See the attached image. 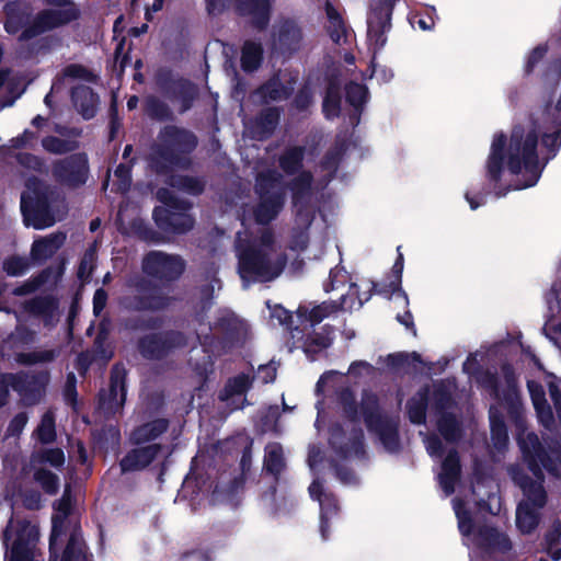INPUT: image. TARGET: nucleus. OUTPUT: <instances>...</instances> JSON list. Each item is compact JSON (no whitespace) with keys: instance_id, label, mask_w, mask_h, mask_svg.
Instances as JSON below:
<instances>
[{"instance_id":"nucleus-39","label":"nucleus","mask_w":561,"mask_h":561,"mask_svg":"<svg viewBox=\"0 0 561 561\" xmlns=\"http://www.w3.org/2000/svg\"><path fill=\"white\" fill-rule=\"evenodd\" d=\"M172 345L167 344V341H162L161 339H145L141 342V352L145 356L148 357H158L163 351L170 348Z\"/></svg>"},{"instance_id":"nucleus-9","label":"nucleus","mask_w":561,"mask_h":561,"mask_svg":"<svg viewBox=\"0 0 561 561\" xmlns=\"http://www.w3.org/2000/svg\"><path fill=\"white\" fill-rule=\"evenodd\" d=\"M158 198L164 206L157 207L153 217L161 229L182 233L193 227V219L186 213L188 208L186 203L179 202L168 190H160Z\"/></svg>"},{"instance_id":"nucleus-50","label":"nucleus","mask_w":561,"mask_h":561,"mask_svg":"<svg viewBox=\"0 0 561 561\" xmlns=\"http://www.w3.org/2000/svg\"><path fill=\"white\" fill-rule=\"evenodd\" d=\"M55 357L53 351H37L25 355L19 356V362L24 364H35L50 362Z\"/></svg>"},{"instance_id":"nucleus-4","label":"nucleus","mask_w":561,"mask_h":561,"mask_svg":"<svg viewBox=\"0 0 561 561\" xmlns=\"http://www.w3.org/2000/svg\"><path fill=\"white\" fill-rule=\"evenodd\" d=\"M454 510L458 518L459 530L466 537L465 542L470 549L471 561H484L491 553L504 552L511 548L507 536L495 528L486 527L474 533L471 517L462 508L460 501H454Z\"/></svg>"},{"instance_id":"nucleus-14","label":"nucleus","mask_w":561,"mask_h":561,"mask_svg":"<svg viewBox=\"0 0 561 561\" xmlns=\"http://www.w3.org/2000/svg\"><path fill=\"white\" fill-rule=\"evenodd\" d=\"M142 271L156 279L173 280L183 273L184 262L178 255L150 252L142 260Z\"/></svg>"},{"instance_id":"nucleus-32","label":"nucleus","mask_w":561,"mask_h":561,"mask_svg":"<svg viewBox=\"0 0 561 561\" xmlns=\"http://www.w3.org/2000/svg\"><path fill=\"white\" fill-rule=\"evenodd\" d=\"M250 385L251 381L248 376H237L227 383L220 397L225 401L232 400L236 396H242Z\"/></svg>"},{"instance_id":"nucleus-54","label":"nucleus","mask_w":561,"mask_h":561,"mask_svg":"<svg viewBox=\"0 0 561 561\" xmlns=\"http://www.w3.org/2000/svg\"><path fill=\"white\" fill-rule=\"evenodd\" d=\"M426 450L431 457H442L445 453L443 443L436 436L425 439Z\"/></svg>"},{"instance_id":"nucleus-49","label":"nucleus","mask_w":561,"mask_h":561,"mask_svg":"<svg viewBox=\"0 0 561 561\" xmlns=\"http://www.w3.org/2000/svg\"><path fill=\"white\" fill-rule=\"evenodd\" d=\"M13 388L20 392L23 391L20 380L13 375H0V405L4 403L9 388Z\"/></svg>"},{"instance_id":"nucleus-18","label":"nucleus","mask_w":561,"mask_h":561,"mask_svg":"<svg viewBox=\"0 0 561 561\" xmlns=\"http://www.w3.org/2000/svg\"><path fill=\"white\" fill-rule=\"evenodd\" d=\"M66 236L61 232L51 233L33 242L31 256L36 262H42L53 256L64 244Z\"/></svg>"},{"instance_id":"nucleus-63","label":"nucleus","mask_w":561,"mask_h":561,"mask_svg":"<svg viewBox=\"0 0 561 561\" xmlns=\"http://www.w3.org/2000/svg\"><path fill=\"white\" fill-rule=\"evenodd\" d=\"M545 54H546L545 47L539 46V47L535 48L531 51L530 56L528 57L527 65H526L527 71H530L534 68L535 64L537 61H539L543 57Z\"/></svg>"},{"instance_id":"nucleus-35","label":"nucleus","mask_w":561,"mask_h":561,"mask_svg":"<svg viewBox=\"0 0 561 561\" xmlns=\"http://www.w3.org/2000/svg\"><path fill=\"white\" fill-rule=\"evenodd\" d=\"M438 430L447 443L456 440L459 436V427L451 414H443L438 420Z\"/></svg>"},{"instance_id":"nucleus-28","label":"nucleus","mask_w":561,"mask_h":561,"mask_svg":"<svg viewBox=\"0 0 561 561\" xmlns=\"http://www.w3.org/2000/svg\"><path fill=\"white\" fill-rule=\"evenodd\" d=\"M309 493L312 499H317L320 503L321 507V535L323 538L327 537L325 535V520L327 516L329 514V507L332 505L334 506L333 500L324 494L322 496V485L318 481H313L311 485L309 486Z\"/></svg>"},{"instance_id":"nucleus-24","label":"nucleus","mask_w":561,"mask_h":561,"mask_svg":"<svg viewBox=\"0 0 561 561\" xmlns=\"http://www.w3.org/2000/svg\"><path fill=\"white\" fill-rule=\"evenodd\" d=\"M238 10L242 14H252L255 23L262 27L268 19V0H240Z\"/></svg>"},{"instance_id":"nucleus-27","label":"nucleus","mask_w":561,"mask_h":561,"mask_svg":"<svg viewBox=\"0 0 561 561\" xmlns=\"http://www.w3.org/2000/svg\"><path fill=\"white\" fill-rule=\"evenodd\" d=\"M301 39V32L294 22H285L278 30L277 43L279 47L295 49Z\"/></svg>"},{"instance_id":"nucleus-47","label":"nucleus","mask_w":561,"mask_h":561,"mask_svg":"<svg viewBox=\"0 0 561 561\" xmlns=\"http://www.w3.org/2000/svg\"><path fill=\"white\" fill-rule=\"evenodd\" d=\"M3 270L11 276H19L28 270V262L24 257L13 256L4 261Z\"/></svg>"},{"instance_id":"nucleus-62","label":"nucleus","mask_w":561,"mask_h":561,"mask_svg":"<svg viewBox=\"0 0 561 561\" xmlns=\"http://www.w3.org/2000/svg\"><path fill=\"white\" fill-rule=\"evenodd\" d=\"M164 134H165L167 136H170V137L173 139L174 145H176V146L179 145V141H180L182 138H187V139L190 140V142H191V145H192V146H194V145H195V141H194V139H193V137H192L191 135H188V134H186V133H184V131H180V130H178V129H175V128H173V127H171V128H167V129L164 130Z\"/></svg>"},{"instance_id":"nucleus-10","label":"nucleus","mask_w":561,"mask_h":561,"mask_svg":"<svg viewBox=\"0 0 561 561\" xmlns=\"http://www.w3.org/2000/svg\"><path fill=\"white\" fill-rule=\"evenodd\" d=\"M256 192L260 203L253 216L256 222L266 224L277 216L283 206V187L275 172L259 175Z\"/></svg>"},{"instance_id":"nucleus-26","label":"nucleus","mask_w":561,"mask_h":561,"mask_svg":"<svg viewBox=\"0 0 561 561\" xmlns=\"http://www.w3.org/2000/svg\"><path fill=\"white\" fill-rule=\"evenodd\" d=\"M490 424L494 447L497 449L504 448L508 442V436L505 424L502 417L499 415L497 409L495 407L490 409Z\"/></svg>"},{"instance_id":"nucleus-13","label":"nucleus","mask_w":561,"mask_h":561,"mask_svg":"<svg viewBox=\"0 0 561 561\" xmlns=\"http://www.w3.org/2000/svg\"><path fill=\"white\" fill-rule=\"evenodd\" d=\"M393 0L375 1L367 19V45L376 55L387 43Z\"/></svg>"},{"instance_id":"nucleus-55","label":"nucleus","mask_w":561,"mask_h":561,"mask_svg":"<svg viewBox=\"0 0 561 561\" xmlns=\"http://www.w3.org/2000/svg\"><path fill=\"white\" fill-rule=\"evenodd\" d=\"M528 390L530 392L534 407H540V404L547 403L543 389L540 385L535 381H528Z\"/></svg>"},{"instance_id":"nucleus-44","label":"nucleus","mask_w":561,"mask_h":561,"mask_svg":"<svg viewBox=\"0 0 561 561\" xmlns=\"http://www.w3.org/2000/svg\"><path fill=\"white\" fill-rule=\"evenodd\" d=\"M310 188V176L309 174L301 173L293 182L291 191L294 194L295 207H298L300 199H302Z\"/></svg>"},{"instance_id":"nucleus-64","label":"nucleus","mask_w":561,"mask_h":561,"mask_svg":"<svg viewBox=\"0 0 561 561\" xmlns=\"http://www.w3.org/2000/svg\"><path fill=\"white\" fill-rule=\"evenodd\" d=\"M230 0H206L207 10L210 14H217L221 12Z\"/></svg>"},{"instance_id":"nucleus-60","label":"nucleus","mask_w":561,"mask_h":561,"mask_svg":"<svg viewBox=\"0 0 561 561\" xmlns=\"http://www.w3.org/2000/svg\"><path fill=\"white\" fill-rule=\"evenodd\" d=\"M107 300V295L105 290L98 289L93 297V312L95 316H99L104 309Z\"/></svg>"},{"instance_id":"nucleus-19","label":"nucleus","mask_w":561,"mask_h":561,"mask_svg":"<svg viewBox=\"0 0 561 561\" xmlns=\"http://www.w3.org/2000/svg\"><path fill=\"white\" fill-rule=\"evenodd\" d=\"M402 271L403 257L400 254L392 267V276L389 284L382 285L380 289H378V293L389 298L394 297V299L399 302L400 306L407 307L409 305V299L405 293L401 289Z\"/></svg>"},{"instance_id":"nucleus-52","label":"nucleus","mask_w":561,"mask_h":561,"mask_svg":"<svg viewBox=\"0 0 561 561\" xmlns=\"http://www.w3.org/2000/svg\"><path fill=\"white\" fill-rule=\"evenodd\" d=\"M260 93L263 98H268L270 100L276 101L285 98L287 95L286 91L279 88V83L277 80L271 81L265 84Z\"/></svg>"},{"instance_id":"nucleus-29","label":"nucleus","mask_w":561,"mask_h":561,"mask_svg":"<svg viewBox=\"0 0 561 561\" xmlns=\"http://www.w3.org/2000/svg\"><path fill=\"white\" fill-rule=\"evenodd\" d=\"M262 60V47L260 44L247 42L242 49L241 65L245 71L255 70Z\"/></svg>"},{"instance_id":"nucleus-30","label":"nucleus","mask_w":561,"mask_h":561,"mask_svg":"<svg viewBox=\"0 0 561 561\" xmlns=\"http://www.w3.org/2000/svg\"><path fill=\"white\" fill-rule=\"evenodd\" d=\"M102 400V405H107V409H118L123 405L125 401V388L123 383V377L118 375L117 371L114 373L111 381L110 389V399L106 402L104 399Z\"/></svg>"},{"instance_id":"nucleus-7","label":"nucleus","mask_w":561,"mask_h":561,"mask_svg":"<svg viewBox=\"0 0 561 561\" xmlns=\"http://www.w3.org/2000/svg\"><path fill=\"white\" fill-rule=\"evenodd\" d=\"M45 1L50 8L38 13L32 26L23 31V39L66 25L77 20L80 15L79 9L70 0Z\"/></svg>"},{"instance_id":"nucleus-40","label":"nucleus","mask_w":561,"mask_h":561,"mask_svg":"<svg viewBox=\"0 0 561 561\" xmlns=\"http://www.w3.org/2000/svg\"><path fill=\"white\" fill-rule=\"evenodd\" d=\"M302 158V150L300 148L289 149L280 159V165L286 173H295Z\"/></svg>"},{"instance_id":"nucleus-6","label":"nucleus","mask_w":561,"mask_h":561,"mask_svg":"<svg viewBox=\"0 0 561 561\" xmlns=\"http://www.w3.org/2000/svg\"><path fill=\"white\" fill-rule=\"evenodd\" d=\"M38 538L35 525L26 520L11 519L5 531L4 542L10 551L9 561H41L34 550Z\"/></svg>"},{"instance_id":"nucleus-59","label":"nucleus","mask_w":561,"mask_h":561,"mask_svg":"<svg viewBox=\"0 0 561 561\" xmlns=\"http://www.w3.org/2000/svg\"><path fill=\"white\" fill-rule=\"evenodd\" d=\"M35 135L32 131L25 130L21 136L10 141V148L19 149L27 146L35 139Z\"/></svg>"},{"instance_id":"nucleus-37","label":"nucleus","mask_w":561,"mask_h":561,"mask_svg":"<svg viewBox=\"0 0 561 561\" xmlns=\"http://www.w3.org/2000/svg\"><path fill=\"white\" fill-rule=\"evenodd\" d=\"M331 333L323 330L322 332L314 333V336L308 337L301 346L306 353L317 352L327 348L331 344Z\"/></svg>"},{"instance_id":"nucleus-42","label":"nucleus","mask_w":561,"mask_h":561,"mask_svg":"<svg viewBox=\"0 0 561 561\" xmlns=\"http://www.w3.org/2000/svg\"><path fill=\"white\" fill-rule=\"evenodd\" d=\"M36 433L43 443H49L55 438V421L51 413L44 414Z\"/></svg>"},{"instance_id":"nucleus-8","label":"nucleus","mask_w":561,"mask_h":561,"mask_svg":"<svg viewBox=\"0 0 561 561\" xmlns=\"http://www.w3.org/2000/svg\"><path fill=\"white\" fill-rule=\"evenodd\" d=\"M360 287H365L363 294H359V286L357 284H350L346 294L343 293L341 295L339 302H324L312 308L311 310H308L305 307H300L297 311L298 318L309 321L310 325H313L340 308L348 310L358 309L365 301L369 300L371 288H374L375 285L370 284L369 282H364Z\"/></svg>"},{"instance_id":"nucleus-15","label":"nucleus","mask_w":561,"mask_h":561,"mask_svg":"<svg viewBox=\"0 0 561 561\" xmlns=\"http://www.w3.org/2000/svg\"><path fill=\"white\" fill-rule=\"evenodd\" d=\"M128 287L137 298L136 301L126 302L129 308L159 309L165 305V299L159 295V290L147 282L131 283Z\"/></svg>"},{"instance_id":"nucleus-33","label":"nucleus","mask_w":561,"mask_h":561,"mask_svg":"<svg viewBox=\"0 0 561 561\" xmlns=\"http://www.w3.org/2000/svg\"><path fill=\"white\" fill-rule=\"evenodd\" d=\"M42 146L48 152L61 154L75 150L77 142L73 139H59L55 136H48L42 140Z\"/></svg>"},{"instance_id":"nucleus-41","label":"nucleus","mask_w":561,"mask_h":561,"mask_svg":"<svg viewBox=\"0 0 561 561\" xmlns=\"http://www.w3.org/2000/svg\"><path fill=\"white\" fill-rule=\"evenodd\" d=\"M346 98L350 104L358 110L367 101V90L362 84H350L346 89Z\"/></svg>"},{"instance_id":"nucleus-38","label":"nucleus","mask_w":561,"mask_h":561,"mask_svg":"<svg viewBox=\"0 0 561 561\" xmlns=\"http://www.w3.org/2000/svg\"><path fill=\"white\" fill-rule=\"evenodd\" d=\"M26 309L32 313L53 317L57 309V304L54 298L44 297L28 302L26 305Z\"/></svg>"},{"instance_id":"nucleus-16","label":"nucleus","mask_w":561,"mask_h":561,"mask_svg":"<svg viewBox=\"0 0 561 561\" xmlns=\"http://www.w3.org/2000/svg\"><path fill=\"white\" fill-rule=\"evenodd\" d=\"M55 175L69 184H78L83 181L87 172V159L81 154L71 156L55 167Z\"/></svg>"},{"instance_id":"nucleus-46","label":"nucleus","mask_w":561,"mask_h":561,"mask_svg":"<svg viewBox=\"0 0 561 561\" xmlns=\"http://www.w3.org/2000/svg\"><path fill=\"white\" fill-rule=\"evenodd\" d=\"M7 12V21L4 23L5 31L9 34H15L21 27L23 16L19 13H16V5L15 4H7L5 7Z\"/></svg>"},{"instance_id":"nucleus-56","label":"nucleus","mask_w":561,"mask_h":561,"mask_svg":"<svg viewBox=\"0 0 561 561\" xmlns=\"http://www.w3.org/2000/svg\"><path fill=\"white\" fill-rule=\"evenodd\" d=\"M15 158L22 167L27 169L37 170L42 165L39 159L30 153L19 152Z\"/></svg>"},{"instance_id":"nucleus-5","label":"nucleus","mask_w":561,"mask_h":561,"mask_svg":"<svg viewBox=\"0 0 561 561\" xmlns=\"http://www.w3.org/2000/svg\"><path fill=\"white\" fill-rule=\"evenodd\" d=\"M340 399L344 411L350 416L353 419H356L358 414L364 416L367 427L379 435L381 443L389 451H394L398 448L397 425L380 415L374 394H367L363 399L359 412L353 408V397L348 391L342 392Z\"/></svg>"},{"instance_id":"nucleus-20","label":"nucleus","mask_w":561,"mask_h":561,"mask_svg":"<svg viewBox=\"0 0 561 561\" xmlns=\"http://www.w3.org/2000/svg\"><path fill=\"white\" fill-rule=\"evenodd\" d=\"M158 451V445H149L130 451L121 461L122 470L133 471L145 468L153 460Z\"/></svg>"},{"instance_id":"nucleus-12","label":"nucleus","mask_w":561,"mask_h":561,"mask_svg":"<svg viewBox=\"0 0 561 561\" xmlns=\"http://www.w3.org/2000/svg\"><path fill=\"white\" fill-rule=\"evenodd\" d=\"M21 210L26 226L45 229L55 224V218L47 210L46 197L39 191V183L30 181L21 196Z\"/></svg>"},{"instance_id":"nucleus-58","label":"nucleus","mask_w":561,"mask_h":561,"mask_svg":"<svg viewBox=\"0 0 561 561\" xmlns=\"http://www.w3.org/2000/svg\"><path fill=\"white\" fill-rule=\"evenodd\" d=\"M27 423V416L24 413L18 414L10 423L8 432L11 435H18Z\"/></svg>"},{"instance_id":"nucleus-21","label":"nucleus","mask_w":561,"mask_h":561,"mask_svg":"<svg viewBox=\"0 0 561 561\" xmlns=\"http://www.w3.org/2000/svg\"><path fill=\"white\" fill-rule=\"evenodd\" d=\"M324 10L328 19L325 27L330 38L337 45L345 43L348 33L340 12L330 1L325 2Z\"/></svg>"},{"instance_id":"nucleus-36","label":"nucleus","mask_w":561,"mask_h":561,"mask_svg":"<svg viewBox=\"0 0 561 561\" xmlns=\"http://www.w3.org/2000/svg\"><path fill=\"white\" fill-rule=\"evenodd\" d=\"M266 469L273 473H278L283 467V450L278 444H270L265 454Z\"/></svg>"},{"instance_id":"nucleus-1","label":"nucleus","mask_w":561,"mask_h":561,"mask_svg":"<svg viewBox=\"0 0 561 561\" xmlns=\"http://www.w3.org/2000/svg\"><path fill=\"white\" fill-rule=\"evenodd\" d=\"M560 125L547 133L536 122L528 121L516 126L510 138L496 134L486 162L489 176L497 181L507 172L515 178V190L534 186L561 146Z\"/></svg>"},{"instance_id":"nucleus-17","label":"nucleus","mask_w":561,"mask_h":561,"mask_svg":"<svg viewBox=\"0 0 561 561\" xmlns=\"http://www.w3.org/2000/svg\"><path fill=\"white\" fill-rule=\"evenodd\" d=\"M459 460L456 451L449 450L444 459L438 473V482L446 495H449L455 490V484L459 477Z\"/></svg>"},{"instance_id":"nucleus-45","label":"nucleus","mask_w":561,"mask_h":561,"mask_svg":"<svg viewBox=\"0 0 561 561\" xmlns=\"http://www.w3.org/2000/svg\"><path fill=\"white\" fill-rule=\"evenodd\" d=\"M340 98L337 91L330 87L323 101V112L328 118L335 117L339 114Z\"/></svg>"},{"instance_id":"nucleus-2","label":"nucleus","mask_w":561,"mask_h":561,"mask_svg":"<svg viewBox=\"0 0 561 561\" xmlns=\"http://www.w3.org/2000/svg\"><path fill=\"white\" fill-rule=\"evenodd\" d=\"M518 443L528 468L536 478V480H530L515 471L513 472V479L524 493V499L516 511V525L522 533L529 534L538 526L540 510L546 504L542 468L553 474H558V471L549 463L550 458L541 447L536 434L523 431L518 435Z\"/></svg>"},{"instance_id":"nucleus-22","label":"nucleus","mask_w":561,"mask_h":561,"mask_svg":"<svg viewBox=\"0 0 561 561\" xmlns=\"http://www.w3.org/2000/svg\"><path fill=\"white\" fill-rule=\"evenodd\" d=\"M57 513L53 517V531L50 536V550L53 551L58 538L62 535L64 522L71 508L69 488L65 489L62 497L56 503Z\"/></svg>"},{"instance_id":"nucleus-3","label":"nucleus","mask_w":561,"mask_h":561,"mask_svg":"<svg viewBox=\"0 0 561 561\" xmlns=\"http://www.w3.org/2000/svg\"><path fill=\"white\" fill-rule=\"evenodd\" d=\"M236 251L238 272L245 285L252 280L271 282L277 278L287 262L270 231H263L254 239H249L247 232H238Z\"/></svg>"},{"instance_id":"nucleus-43","label":"nucleus","mask_w":561,"mask_h":561,"mask_svg":"<svg viewBox=\"0 0 561 561\" xmlns=\"http://www.w3.org/2000/svg\"><path fill=\"white\" fill-rule=\"evenodd\" d=\"M170 184L172 187H178L192 194H197L203 188V185L198 180L182 175H172Z\"/></svg>"},{"instance_id":"nucleus-48","label":"nucleus","mask_w":561,"mask_h":561,"mask_svg":"<svg viewBox=\"0 0 561 561\" xmlns=\"http://www.w3.org/2000/svg\"><path fill=\"white\" fill-rule=\"evenodd\" d=\"M345 376L337 371H328L321 376L317 383V391L324 392L327 388L335 387L344 382Z\"/></svg>"},{"instance_id":"nucleus-23","label":"nucleus","mask_w":561,"mask_h":561,"mask_svg":"<svg viewBox=\"0 0 561 561\" xmlns=\"http://www.w3.org/2000/svg\"><path fill=\"white\" fill-rule=\"evenodd\" d=\"M72 100L75 106L84 118H91L94 116L98 106V98L89 87H75Z\"/></svg>"},{"instance_id":"nucleus-53","label":"nucleus","mask_w":561,"mask_h":561,"mask_svg":"<svg viewBox=\"0 0 561 561\" xmlns=\"http://www.w3.org/2000/svg\"><path fill=\"white\" fill-rule=\"evenodd\" d=\"M114 176L118 180L117 188L119 191H126L130 184V170L126 165H119L115 172Z\"/></svg>"},{"instance_id":"nucleus-34","label":"nucleus","mask_w":561,"mask_h":561,"mask_svg":"<svg viewBox=\"0 0 561 561\" xmlns=\"http://www.w3.org/2000/svg\"><path fill=\"white\" fill-rule=\"evenodd\" d=\"M427 400V390L421 391L412 398L408 404V413L411 422L422 423L425 419V403Z\"/></svg>"},{"instance_id":"nucleus-57","label":"nucleus","mask_w":561,"mask_h":561,"mask_svg":"<svg viewBox=\"0 0 561 561\" xmlns=\"http://www.w3.org/2000/svg\"><path fill=\"white\" fill-rule=\"evenodd\" d=\"M535 409L540 423L545 427H550L553 423V415L548 403L540 404V407H535Z\"/></svg>"},{"instance_id":"nucleus-61","label":"nucleus","mask_w":561,"mask_h":561,"mask_svg":"<svg viewBox=\"0 0 561 561\" xmlns=\"http://www.w3.org/2000/svg\"><path fill=\"white\" fill-rule=\"evenodd\" d=\"M92 263H93V254L92 253L85 254V256L83 257V260L80 264L79 272H78L80 278H87L90 275L91 270H92Z\"/></svg>"},{"instance_id":"nucleus-31","label":"nucleus","mask_w":561,"mask_h":561,"mask_svg":"<svg viewBox=\"0 0 561 561\" xmlns=\"http://www.w3.org/2000/svg\"><path fill=\"white\" fill-rule=\"evenodd\" d=\"M61 561H88L79 531L71 534Z\"/></svg>"},{"instance_id":"nucleus-51","label":"nucleus","mask_w":561,"mask_h":561,"mask_svg":"<svg viewBox=\"0 0 561 561\" xmlns=\"http://www.w3.org/2000/svg\"><path fill=\"white\" fill-rule=\"evenodd\" d=\"M50 274H51L50 272H44L37 278L28 280L25 284H23L22 286L16 287L14 289V294L18 295V296H22V295H27V294L34 291L35 289L39 288L46 282V278Z\"/></svg>"},{"instance_id":"nucleus-11","label":"nucleus","mask_w":561,"mask_h":561,"mask_svg":"<svg viewBox=\"0 0 561 561\" xmlns=\"http://www.w3.org/2000/svg\"><path fill=\"white\" fill-rule=\"evenodd\" d=\"M65 463V454L59 448L43 449L35 453L30 461V468L34 472V479L45 492L54 494L59 486L58 477L47 468L59 469Z\"/></svg>"},{"instance_id":"nucleus-25","label":"nucleus","mask_w":561,"mask_h":561,"mask_svg":"<svg viewBox=\"0 0 561 561\" xmlns=\"http://www.w3.org/2000/svg\"><path fill=\"white\" fill-rule=\"evenodd\" d=\"M167 421L156 420L151 423L138 427L131 435V439L136 444H142L154 439L167 430Z\"/></svg>"}]
</instances>
